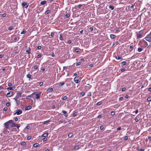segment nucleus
<instances>
[{
    "label": "nucleus",
    "instance_id": "1",
    "mask_svg": "<svg viewBox=\"0 0 151 151\" xmlns=\"http://www.w3.org/2000/svg\"><path fill=\"white\" fill-rule=\"evenodd\" d=\"M41 92L38 93H32V96H34V98L36 99H38L40 98Z\"/></svg>",
    "mask_w": 151,
    "mask_h": 151
},
{
    "label": "nucleus",
    "instance_id": "2",
    "mask_svg": "<svg viewBox=\"0 0 151 151\" xmlns=\"http://www.w3.org/2000/svg\"><path fill=\"white\" fill-rule=\"evenodd\" d=\"M145 39L147 41L151 42V32L145 37Z\"/></svg>",
    "mask_w": 151,
    "mask_h": 151
},
{
    "label": "nucleus",
    "instance_id": "3",
    "mask_svg": "<svg viewBox=\"0 0 151 151\" xmlns=\"http://www.w3.org/2000/svg\"><path fill=\"white\" fill-rule=\"evenodd\" d=\"M12 123V120H10L4 124V126L6 128H8L9 124Z\"/></svg>",
    "mask_w": 151,
    "mask_h": 151
},
{
    "label": "nucleus",
    "instance_id": "4",
    "mask_svg": "<svg viewBox=\"0 0 151 151\" xmlns=\"http://www.w3.org/2000/svg\"><path fill=\"white\" fill-rule=\"evenodd\" d=\"M16 112L14 114V115L17 114V115L21 114L22 113V111L21 110L17 109L15 111Z\"/></svg>",
    "mask_w": 151,
    "mask_h": 151
},
{
    "label": "nucleus",
    "instance_id": "5",
    "mask_svg": "<svg viewBox=\"0 0 151 151\" xmlns=\"http://www.w3.org/2000/svg\"><path fill=\"white\" fill-rule=\"evenodd\" d=\"M141 32V31H140L139 32V33L137 34V39L140 38L142 37V34L140 33V32Z\"/></svg>",
    "mask_w": 151,
    "mask_h": 151
},
{
    "label": "nucleus",
    "instance_id": "6",
    "mask_svg": "<svg viewBox=\"0 0 151 151\" xmlns=\"http://www.w3.org/2000/svg\"><path fill=\"white\" fill-rule=\"evenodd\" d=\"M22 5L23 7L26 8L28 6L29 4L28 3L24 2L22 3Z\"/></svg>",
    "mask_w": 151,
    "mask_h": 151
},
{
    "label": "nucleus",
    "instance_id": "7",
    "mask_svg": "<svg viewBox=\"0 0 151 151\" xmlns=\"http://www.w3.org/2000/svg\"><path fill=\"white\" fill-rule=\"evenodd\" d=\"M74 81L76 83H78L80 82L79 81V78L78 77H75L74 79Z\"/></svg>",
    "mask_w": 151,
    "mask_h": 151
},
{
    "label": "nucleus",
    "instance_id": "8",
    "mask_svg": "<svg viewBox=\"0 0 151 151\" xmlns=\"http://www.w3.org/2000/svg\"><path fill=\"white\" fill-rule=\"evenodd\" d=\"M12 127H15L17 128V129H19L20 126L18 125L17 124L14 123H12V125L11 126Z\"/></svg>",
    "mask_w": 151,
    "mask_h": 151
},
{
    "label": "nucleus",
    "instance_id": "9",
    "mask_svg": "<svg viewBox=\"0 0 151 151\" xmlns=\"http://www.w3.org/2000/svg\"><path fill=\"white\" fill-rule=\"evenodd\" d=\"M53 88H49L47 90V93H50L52 92L53 91Z\"/></svg>",
    "mask_w": 151,
    "mask_h": 151
},
{
    "label": "nucleus",
    "instance_id": "10",
    "mask_svg": "<svg viewBox=\"0 0 151 151\" xmlns=\"http://www.w3.org/2000/svg\"><path fill=\"white\" fill-rule=\"evenodd\" d=\"M13 95V93L12 91L8 92L6 94V96L8 97H11Z\"/></svg>",
    "mask_w": 151,
    "mask_h": 151
},
{
    "label": "nucleus",
    "instance_id": "11",
    "mask_svg": "<svg viewBox=\"0 0 151 151\" xmlns=\"http://www.w3.org/2000/svg\"><path fill=\"white\" fill-rule=\"evenodd\" d=\"M48 135V134L47 133H45L43 134H42L41 136L42 137H47Z\"/></svg>",
    "mask_w": 151,
    "mask_h": 151
},
{
    "label": "nucleus",
    "instance_id": "12",
    "mask_svg": "<svg viewBox=\"0 0 151 151\" xmlns=\"http://www.w3.org/2000/svg\"><path fill=\"white\" fill-rule=\"evenodd\" d=\"M15 88V86H12V87H9L7 88V89H9L10 90H14Z\"/></svg>",
    "mask_w": 151,
    "mask_h": 151
},
{
    "label": "nucleus",
    "instance_id": "13",
    "mask_svg": "<svg viewBox=\"0 0 151 151\" xmlns=\"http://www.w3.org/2000/svg\"><path fill=\"white\" fill-rule=\"evenodd\" d=\"M32 108L31 106H27L25 108V110H28Z\"/></svg>",
    "mask_w": 151,
    "mask_h": 151
},
{
    "label": "nucleus",
    "instance_id": "14",
    "mask_svg": "<svg viewBox=\"0 0 151 151\" xmlns=\"http://www.w3.org/2000/svg\"><path fill=\"white\" fill-rule=\"evenodd\" d=\"M47 1H41L40 2V4L42 5H43L44 4H46Z\"/></svg>",
    "mask_w": 151,
    "mask_h": 151
},
{
    "label": "nucleus",
    "instance_id": "15",
    "mask_svg": "<svg viewBox=\"0 0 151 151\" xmlns=\"http://www.w3.org/2000/svg\"><path fill=\"white\" fill-rule=\"evenodd\" d=\"M116 58L117 60H122V58L120 57H119V56H117L115 57Z\"/></svg>",
    "mask_w": 151,
    "mask_h": 151
},
{
    "label": "nucleus",
    "instance_id": "16",
    "mask_svg": "<svg viewBox=\"0 0 151 151\" xmlns=\"http://www.w3.org/2000/svg\"><path fill=\"white\" fill-rule=\"evenodd\" d=\"M39 146V144L38 143H35L34 144L33 146L35 147H37Z\"/></svg>",
    "mask_w": 151,
    "mask_h": 151
},
{
    "label": "nucleus",
    "instance_id": "17",
    "mask_svg": "<svg viewBox=\"0 0 151 151\" xmlns=\"http://www.w3.org/2000/svg\"><path fill=\"white\" fill-rule=\"evenodd\" d=\"M79 148V146L77 145L75 146L73 148V149L74 150H77Z\"/></svg>",
    "mask_w": 151,
    "mask_h": 151
},
{
    "label": "nucleus",
    "instance_id": "18",
    "mask_svg": "<svg viewBox=\"0 0 151 151\" xmlns=\"http://www.w3.org/2000/svg\"><path fill=\"white\" fill-rule=\"evenodd\" d=\"M115 37H116V36L114 35L111 34L110 35V38L112 39H113Z\"/></svg>",
    "mask_w": 151,
    "mask_h": 151
},
{
    "label": "nucleus",
    "instance_id": "19",
    "mask_svg": "<svg viewBox=\"0 0 151 151\" xmlns=\"http://www.w3.org/2000/svg\"><path fill=\"white\" fill-rule=\"evenodd\" d=\"M26 32V30L25 29H23V30L21 33V34H23L25 33Z\"/></svg>",
    "mask_w": 151,
    "mask_h": 151
},
{
    "label": "nucleus",
    "instance_id": "20",
    "mask_svg": "<svg viewBox=\"0 0 151 151\" xmlns=\"http://www.w3.org/2000/svg\"><path fill=\"white\" fill-rule=\"evenodd\" d=\"M32 96V94L31 95L28 96L26 97V98L27 99H30Z\"/></svg>",
    "mask_w": 151,
    "mask_h": 151
},
{
    "label": "nucleus",
    "instance_id": "21",
    "mask_svg": "<svg viewBox=\"0 0 151 151\" xmlns=\"http://www.w3.org/2000/svg\"><path fill=\"white\" fill-rule=\"evenodd\" d=\"M143 50V49L139 47L138 48V51L139 52H141Z\"/></svg>",
    "mask_w": 151,
    "mask_h": 151
},
{
    "label": "nucleus",
    "instance_id": "22",
    "mask_svg": "<svg viewBox=\"0 0 151 151\" xmlns=\"http://www.w3.org/2000/svg\"><path fill=\"white\" fill-rule=\"evenodd\" d=\"M73 136V134L71 133H69L68 135V137L69 138Z\"/></svg>",
    "mask_w": 151,
    "mask_h": 151
},
{
    "label": "nucleus",
    "instance_id": "23",
    "mask_svg": "<svg viewBox=\"0 0 151 151\" xmlns=\"http://www.w3.org/2000/svg\"><path fill=\"white\" fill-rule=\"evenodd\" d=\"M21 145H26V143L25 142H21Z\"/></svg>",
    "mask_w": 151,
    "mask_h": 151
},
{
    "label": "nucleus",
    "instance_id": "24",
    "mask_svg": "<svg viewBox=\"0 0 151 151\" xmlns=\"http://www.w3.org/2000/svg\"><path fill=\"white\" fill-rule=\"evenodd\" d=\"M109 8L111 10H113L114 9V7L111 5L110 6H109Z\"/></svg>",
    "mask_w": 151,
    "mask_h": 151
},
{
    "label": "nucleus",
    "instance_id": "25",
    "mask_svg": "<svg viewBox=\"0 0 151 151\" xmlns=\"http://www.w3.org/2000/svg\"><path fill=\"white\" fill-rule=\"evenodd\" d=\"M59 39L60 40H63V38L62 37V36L61 34H60V37H59Z\"/></svg>",
    "mask_w": 151,
    "mask_h": 151
},
{
    "label": "nucleus",
    "instance_id": "26",
    "mask_svg": "<svg viewBox=\"0 0 151 151\" xmlns=\"http://www.w3.org/2000/svg\"><path fill=\"white\" fill-rule=\"evenodd\" d=\"M79 50H80V49L77 48L75 49V51L76 52H79Z\"/></svg>",
    "mask_w": 151,
    "mask_h": 151
},
{
    "label": "nucleus",
    "instance_id": "27",
    "mask_svg": "<svg viewBox=\"0 0 151 151\" xmlns=\"http://www.w3.org/2000/svg\"><path fill=\"white\" fill-rule=\"evenodd\" d=\"M30 48L29 47L28 49L26 50V52L28 53L29 54L30 53Z\"/></svg>",
    "mask_w": 151,
    "mask_h": 151
},
{
    "label": "nucleus",
    "instance_id": "28",
    "mask_svg": "<svg viewBox=\"0 0 151 151\" xmlns=\"http://www.w3.org/2000/svg\"><path fill=\"white\" fill-rule=\"evenodd\" d=\"M147 101H151V96L147 98Z\"/></svg>",
    "mask_w": 151,
    "mask_h": 151
},
{
    "label": "nucleus",
    "instance_id": "29",
    "mask_svg": "<svg viewBox=\"0 0 151 151\" xmlns=\"http://www.w3.org/2000/svg\"><path fill=\"white\" fill-rule=\"evenodd\" d=\"M122 63L124 65H126L127 64V62L126 61H123L122 62Z\"/></svg>",
    "mask_w": 151,
    "mask_h": 151
},
{
    "label": "nucleus",
    "instance_id": "30",
    "mask_svg": "<svg viewBox=\"0 0 151 151\" xmlns=\"http://www.w3.org/2000/svg\"><path fill=\"white\" fill-rule=\"evenodd\" d=\"M50 120H47V121H45L44 122L43 124H46V123H47L49 122H50Z\"/></svg>",
    "mask_w": 151,
    "mask_h": 151
},
{
    "label": "nucleus",
    "instance_id": "31",
    "mask_svg": "<svg viewBox=\"0 0 151 151\" xmlns=\"http://www.w3.org/2000/svg\"><path fill=\"white\" fill-rule=\"evenodd\" d=\"M67 99V97L66 96H64V97H63V98L62 99H63V100H66Z\"/></svg>",
    "mask_w": 151,
    "mask_h": 151
},
{
    "label": "nucleus",
    "instance_id": "32",
    "mask_svg": "<svg viewBox=\"0 0 151 151\" xmlns=\"http://www.w3.org/2000/svg\"><path fill=\"white\" fill-rule=\"evenodd\" d=\"M31 76V75L29 74H28L27 75V77L28 78H30Z\"/></svg>",
    "mask_w": 151,
    "mask_h": 151
},
{
    "label": "nucleus",
    "instance_id": "33",
    "mask_svg": "<svg viewBox=\"0 0 151 151\" xmlns=\"http://www.w3.org/2000/svg\"><path fill=\"white\" fill-rule=\"evenodd\" d=\"M0 16H1L3 17H4L6 16V14H0Z\"/></svg>",
    "mask_w": 151,
    "mask_h": 151
},
{
    "label": "nucleus",
    "instance_id": "34",
    "mask_svg": "<svg viewBox=\"0 0 151 151\" xmlns=\"http://www.w3.org/2000/svg\"><path fill=\"white\" fill-rule=\"evenodd\" d=\"M50 11L49 10H47L45 12V14H48V13H49V12H50Z\"/></svg>",
    "mask_w": 151,
    "mask_h": 151
},
{
    "label": "nucleus",
    "instance_id": "35",
    "mask_svg": "<svg viewBox=\"0 0 151 151\" xmlns=\"http://www.w3.org/2000/svg\"><path fill=\"white\" fill-rule=\"evenodd\" d=\"M64 84H65V83L64 82H61V83H59V85L60 86H61L62 85H64Z\"/></svg>",
    "mask_w": 151,
    "mask_h": 151
},
{
    "label": "nucleus",
    "instance_id": "36",
    "mask_svg": "<svg viewBox=\"0 0 151 151\" xmlns=\"http://www.w3.org/2000/svg\"><path fill=\"white\" fill-rule=\"evenodd\" d=\"M148 139H149V140L150 141H151V136H148Z\"/></svg>",
    "mask_w": 151,
    "mask_h": 151
},
{
    "label": "nucleus",
    "instance_id": "37",
    "mask_svg": "<svg viewBox=\"0 0 151 151\" xmlns=\"http://www.w3.org/2000/svg\"><path fill=\"white\" fill-rule=\"evenodd\" d=\"M102 103L101 101L99 102L96 104V105H99L101 104Z\"/></svg>",
    "mask_w": 151,
    "mask_h": 151
},
{
    "label": "nucleus",
    "instance_id": "38",
    "mask_svg": "<svg viewBox=\"0 0 151 151\" xmlns=\"http://www.w3.org/2000/svg\"><path fill=\"white\" fill-rule=\"evenodd\" d=\"M129 48L131 49V50H130V51H132L133 48V45L130 46L129 47Z\"/></svg>",
    "mask_w": 151,
    "mask_h": 151
},
{
    "label": "nucleus",
    "instance_id": "39",
    "mask_svg": "<svg viewBox=\"0 0 151 151\" xmlns=\"http://www.w3.org/2000/svg\"><path fill=\"white\" fill-rule=\"evenodd\" d=\"M115 112L114 111H112L111 112V115H114L115 114Z\"/></svg>",
    "mask_w": 151,
    "mask_h": 151
},
{
    "label": "nucleus",
    "instance_id": "40",
    "mask_svg": "<svg viewBox=\"0 0 151 151\" xmlns=\"http://www.w3.org/2000/svg\"><path fill=\"white\" fill-rule=\"evenodd\" d=\"M16 103L17 104V105L18 106L20 104V101L19 100L18 101H17V102H16Z\"/></svg>",
    "mask_w": 151,
    "mask_h": 151
},
{
    "label": "nucleus",
    "instance_id": "41",
    "mask_svg": "<svg viewBox=\"0 0 151 151\" xmlns=\"http://www.w3.org/2000/svg\"><path fill=\"white\" fill-rule=\"evenodd\" d=\"M7 108L6 107H5L3 109V110L4 111H6L7 110Z\"/></svg>",
    "mask_w": 151,
    "mask_h": 151
},
{
    "label": "nucleus",
    "instance_id": "42",
    "mask_svg": "<svg viewBox=\"0 0 151 151\" xmlns=\"http://www.w3.org/2000/svg\"><path fill=\"white\" fill-rule=\"evenodd\" d=\"M85 94V92H82L81 93V95L82 96H83Z\"/></svg>",
    "mask_w": 151,
    "mask_h": 151
},
{
    "label": "nucleus",
    "instance_id": "43",
    "mask_svg": "<svg viewBox=\"0 0 151 151\" xmlns=\"http://www.w3.org/2000/svg\"><path fill=\"white\" fill-rule=\"evenodd\" d=\"M81 64V63L79 62H78V63H76V65L78 66H79V65H80Z\"/></svg>",
    "mask_w": 151,
    "mask_h": 151
},
{
    "label": "nucleus",
    "instance_id": "44",
    "mask_svg": "<svg viewBox=\"0 0 151 151\" xmlns=\"http://www.w3.org/2000/svg\"><path fill=\"white\" fill-rule=\"evenodd\" d=\"M31 138V136H28L27 137V139L28 140H29Z\"/></svg>",
    "mask_w": 151,
    "mask_h": 151
},
{
    "label": "nucleus",
    "instance_id": "45",
    "mask_svg": "<svg viewBox=\"0 0 151 151\" xmlns=\"http://www.w3.org/2000/svg\"><path fill=\"white\" fill-rule=\"evenodd\" d=\"M12 29H13V27H10L8 28V29L10 30H12Z\"/></svg>",
    "mask_w": 151,
    "mask_h": 151
},
{
    "label": "nucleus",
    "instance_id": "46",
    "mask_svg": "<svg viewBox=\"0 0 151 151\" xmlns=\"http://www.w3.org/2000/svg\"><path fill=\"white\" fill-rule=\"evenodd\" d=\"M41 46H39L37 47V49L39 50V49H41Z\"/></svg>",
    "mask_w": 151,
    "mask_h": 151
},
{
    "label": "nucleus",
    "instance_id": "47",
    "mask_svg": "<svg viewBox=\"0 0 151 151\" xmlns=\"http://www.w3.org/2000/svg\"><path fill=\"white\" fill-rule=\"evenodd\" d=\"M42 56V55L40 54H39L37 55V58H40Z\"/></svg>",
    "mask_w": 151,
    "mask_h": 151
},
{
    "label": "nucleus",
    "instance_id": "48",
    "mask_svg": "<svg viewBox=\"0 0 151 151\" xmlns=\"http://www.w3.org/2000/svg\"><path fill=\"white\" fill-rule=\"evenodd\" d=\"M70 16V15L69 14H67L66 15H65V17L66 18H68Z\"/></svg>",
    "mask_w": 151,
    "mask_h": 151
},
{
    "label": "nucleus",
    "instance_id": "49",
    "mask_svg": "<svg viewBox=\"0 0 151 151\" xmlns=\"http://www.w3.org/2000/svg\"><path fill=\"white\" fill-rule=\"evenodd\" d=\"M6 105L7 106H9L10 105V103L9 102H7L6 103Z\"/></svg>",
    "mask_w": 151,
    "mask_h": 151
},
{
    "label": "nucleus",
    "instance_id": "50",
    "mask_svg": "<svg viewBox=\"0 0 151 151\" xmlns=\"http://www.w3.org/2000/svg\"><path fill=\"white\" fill-rule=\"evenodd\" d=\"M77 113H74L73 114V116H75L77 115Z\"/></svg>",
    "mask_w": 151,
    "mask_h": 151
},
{
    "label": "nucleus",
    "instance_id": "51",
    "mask_svg": "<svg viewBox=\"0 0 151 151\" xmlns=\"http://www.w3.org/2000/svg\"><path fill=\"white\" fill-rule=\"evenodd\" d=\"M121 129V127L119 126V127H118L117 129V130H120Z\"/></svg>",
    "mask_w": 151,
    "mask_h": 151
},
{
    "label": "nucleus",
    "instance_id": "52",
    "mask_svg": "<svg viewBox=\"0 0 151 151\" xmlns=\"http://www.w3.org/2000/svg\"><path fill=\"white\" fill-rule=\"evenodd\" d=\"M124 139L125 140H127L128 139V137L127 136H126L124 137Z\"/></svg>",
    "mask_w": 151,
    "mask_h": 151
},
{
    "label": "nucleus",
    "instance_id": "53",
    "mask_svg": "<svg viewBox=\"0 0 151 151\" xmlns=\"http://www.w3.org/2000/svg\"><path fill=\"white\" fill-rule=\"evenodd\" d=\"M138 151H145V150L144 149H140L138 150Z\"/></svg>",
    "mask_w": 151,
    "mask_h": 151
},
{
    "label": "nucleus",
    "instance_id": "54",
    "mask_svg": "<svg viewBox=\"0 0 151 151\" xmlns=\"http://www.w3.org/2000/svg\"><path fill=\"white\" fill-rule=\"evenodd\" d=\"M104 128V127L102 126H101L100 127V129L102 130Z\"/></svg>",
    "mask_w": 151,
    "mask_h": 151
},
{
    "label": "nucleus",
    "instance_id": "55",
    "mask_svg": "<svg viewBox=\"0 0 151 151\" xmlns=\"http://www.w3.org/2000/svg\"><path fill=\"white\" fill-rule=\"evenodd\" d=\"M42 140L43 142H44L47 140V139L46 138H43L42 139Z\"/></svg>",
    "mask_w": 151,
    "mask_h": 151
},
{
    "label": "nucleus",
    "instance_id": "56",
    "mask_svg": "<svg viewBox=\"0 0 151 151\" xmlns=\"http://www.w3.org/2000/svg\"><path fill=\"white\" fill-rule=\"evenodd\" d=\"M72 42V41L71 40H69V41H68V44H70V43H71Z\"/></svg>",
    "mask_w": 151,
    "mask_h": 151
},
{
    "label": "nucleus",
    "instance_id": "57",
    "mask_svg": "<svg viewBox=\"0 0 151 151\" xmlns=\"http://www.w3.org/2000/svg\"><path fill=\"white\" fill-rule=\"evenodd\" d=\"M62 112L64 114H66L67 113V112L65 111H63Z\"/></svg>",
    "mask_w": 151,
    "mask_h": 151
},
{
    "label": "nucleus",
    "instance_id": "58",
    "mask_svg": "<svg viewBox=\"0 0 151 151\" xmlns=\"http://www.w3.org/2000/svg\"><path fill=\"white\" fill-rule=\"evenodd\" d=\"M43 83L42 82H40V83L39 84L40 86H42L43 85Z\"/></svg>",
    "mask_w": 151,
    "mask_h": 151
},
{
    "label": "nucleus",
    "instance_id": "59",
    "mask_svg": "<svg viewBox=\"0 0 151 151\" xmlns=\"http://www.w3.org/2000/svg\"><path fill=\"white\" fill-rule=\"evenodd\" d=\"M125 70V68H123V69H121V71L122 72H123Z\"/></svg>",
    "mask_w": 151,
    "mask_h": 151
},
{
    "label": "nucleus",
    "instance_id": "60",
    "mask_svg": "<svg viewBox=\"0 0 151 151\" xmlns=\"http://www.w3.org/2000/svg\"><path fill=\"white\" fill-rule=\"evenodd\" d=\"M12 83H9L8 84V86H12Z\"/></svg>",
    "mask_w": 151,
    "mask_h": 151
},
{
    "label": "nucleus",
    "instance_id": "61",
    "mask_svg": "<svg viewBox=\"0 0 151 151\" xmlns=\"http://www.w3.org/2000/svg\"><path fill=\"white\" fill-rule=\"evenodd\" d=\"M135 121L136 122H137L139 121V119L137 118H135Z\"/></svg>",
    "mask_w": 151,
    "mask_h": 151
},
{
    "label": "nucleus",
    "instance_id": "62",
    "mask_svg": "<svg viewBox=\"0 0 151 151\" xmlns=\"http://www.w3.org/2000/svg\"><path fill=\"white\" fill-rule=\"evenodd\" d=\"M82 6V5H81V4H79V5H78V8H81V7Z\"/></svg>",
    "mask_w": 151,
    "mask_h": 151
},
{
    "label": "nucleus",
    "instance_id": "63",
    "mask_svg": "<svg viewBox=\"0 0 151 151\" xmlns=\"http://www.w3.org/2000/svg\"><path fill=\"white\" fill-rule=\"evenodd\" d=\"M17 37H15L14 38V42H15L17 40Z\"/></svg>",
    "mask_w": 151,
    "mask_h": 151
},
{
    "label": "nucleus",
    "instance_id": "64",
    "mask_svg": "<svg viewBox=\"0 0 151 151\" xmlns=\"http://www.w3.org/2000/svg\"><path fill=\"white\" fill-rule=\"evenodd\" d=\"M126 90V88H123L122 89V91H124L125 90Z\"/></svg>",
    "mask_w": 151,
    "mask_h": 151
}]
</instances>
